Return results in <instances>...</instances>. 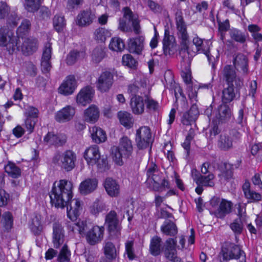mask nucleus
<instances>
[{
    "instance_id": "33",
    "label": "nucleus",
    "mask_w": 262,
    "mask_h": 262,
    "mask_svg": "<svg viewBox=\"0 0 262 262\" xmlns=\"http://www.w3.org/2000/svg\"><path fill=\"white\" fill-rule=\"evenodd\" d=\"M74 226L77 227V231L81 235L83 234L85 235L86 231H88L93 226L92 223L87 220L79 221L77 223L73 224L72 225H68L69 229L73 232L75 231Z\"/></svg>"
},
{
    "instance_id": "58",
    "label": "nucleus",
    "mask_w": 262,
    "mask_h": 262,
    "mask_svg": "<svg viewBox=\"0 0 262 262\" xmlns=\"http://www.w3.org/2000/svg\"><path fill=\"white\" fill-rule=\"evenodd\" d=\"M7 16V24L8 27H15L17 25L19 19L15 12L10 11Z\"/></svg>"
},
{
    "instance_id": "24",
    "label": "nucleus",
    "mask_w": 262,
    "mask_h": 262,
    "mask_svg": "<svg viewBox=\"0 0 262 262\" xmlns=\"http://www.w3.org/2000/svg\"><path fill=\"white\" fill-rule=\"evenodd\" d=\"M84 158L89 165H93L96 164L100 158L98 147L94 145L88 148L84 153Z\"/></svg>"
},
{
    "instance_id": "62",
    "label": "nucleus",
    "mask_w": 262,
    "mask_h": 262,
    "mask_svg": "<svg viewBox=\"0 0 262 262\" xmlns=\"http://www.w3.org/2000/svg\"><path fill=\"white\" fill-rule=\"evenodd\" d=\"M83 0H67V9L69 11H73L82 4Z\"/></svg>"
},
{
    "instance_id": "38",
    "label": "nucleus",
    "mask_w": 262,
    "mask_h": 262,
    "mask_svg": "<svg viewBox=\"0 0 262 262\" xmlns=\"http://www.w3.org/2000/svg\"><path fill=\"white\" fill-rule=\"evenodd\" d=\"M229 35L231 38L236 42L244 43L246 40V34L236 28H232L230 30Z\"/></svg>"
},
{
    "instance_id": "49",
    "label": "nucleus",
    "mask_w": 262,
    "mask_h": 262,
    "mask_svg": "<svg viewBox=\"0 0 262 262\" xmlns=\"http://www.w3.org/2000/svg\"><path fill=\"white\" fill-rule=\"evenodd\" d=\"M94 89L90 85L83 88L79 92L76 98H93Z\"/></svg>"
},
{
    "instance_id": "21",
    "label": "nucleus",
    "mask_w": 262,
    "mask_h": 262,
    "mask_svg": "<svg viewBox=\"0 0 262 262\" xmlns=\"http://www.w3.org/2000/svg\"><path fill=\"white\" fill-rule=\"evenodd\" d=\"M97 186V179L96 178H88L80 183L79 189L81 194L86 195L94 191Z\"/></svg>"
},
{
    "instance_id": "43",
    "label": "nucleus",
    "mask_w": 262,
    "mask_h": 262,
    "mask_svg": "<svg viewBox=\"0 0 262 262\" xmlns=\"http://www.w3.org/2000/svg\"><path fill=\"white\" fill-rule=\"evenodd\" d=\"M130 104L134 114H141L143 113L145 105L143 99H131Z\"/></svg>"
},
{
    "instance_id": "34",
    "label": "nucleus",
    "mask_w": 262,
    "mask_h": 262,
    "mask_svg": "<svg viewBox=\"0 0 262 262\" xmlns=\"http://www.w3.org/2000/svg\"><path fill=\"white\" fill-rule=\"evenodd\" d=\"M162 241L161 237L158 236H154L150 241L149 252L154 256L160 255L161 252Z\"/></svg>"
},
{
    "instance_id": "42",
    "label": "nucleus",
    "mask_w": 262,
    "mask_h": 262,
    "mask_svg": "<svg viewBox=\"0 0 262 262\" xmlns=\"http://www.w3.org/2000/svg\"><path fill=\"white\" fill-rule=\"evenodd\" d=\"M109 48L114 51L122 52L125 48V44L121 38L117 37H113L109 44Z\"/></svg>"
},
{
    "instance_id": "59",
    "label": "nucleus",
    "mask_w": 262,
    "mask_h": 262,
    "mask_svg": "<svg viewBox=\"0 0 262 262\" xmlns=\"http://www.w3.org/2000/svg\"><path fill=\"white\" fill-rule=\"evenodd\" d=\"M244 220L236 219L230 224V228L236 234L242 233L243 229V222Z\"/></svg>"
},
{
    "instance_id": "47",
    "label": "nucleus",
    "mask_w": 262,
    "mask_h": 262,
    "mask_svg": "<svg viewBox=\"0 0 262 262\" xmlns=\"http://www.w3.org/2000/svg\"><path fill=\"white\" fill-rule=\"evenodd\" d=\"M5 171L13 178H17L20 176L21 170L14 163L9 162L5 167Z\"/></svg>"
},
{
    "instance_id": "19",
    "label": "nucleus",
    "mask_w": 262,
    "mask_h": 262,
    "mask_svg": "<svg viewBox=\"0 0 262 262\" xmlns=\"http://www.w3.org/2000/svg\"><path fill=\"white\" fill-rule=\"evenodd\" d=\"M177 241L175 238H169L164 243L163 250L165 256L169 260L177 257Z\"/></svg>"
},
{
    "instance_id": "35",
    "label": "nucleus",
    "mask_w": 262,
    "mask_h": 262,
    "mask_svg": "<svg viewBox=\"0 0 262 262\" xmlns=\"http://www.w3.org/2000/svg\"><path fill=\"white\" fill-rule=\"evenodd\" d=\"M90 132L93 140L96 143L104 142L106 139L105 132L100 128L93 126L90 128Z\"/></svg>"
},
{
    "instance_id": "46",
    "label": "nucleus",
    "mask_w": 262,
    "mask_h": 262,
    "mask_svg": "<svg viewBox=\"0 0 262 262\" xmlns=\"http://www.w3.org/2000/svg\"><path fill=\"white\" fill-rule=\"evenodd\" d=\"M218 145L221 149L228 150L232 147V141L228 135L223 134L220 135Z\"/></svg>"
},
{
    "instance_id": "55",
    "label": "nucleus",
    "mask_w": 262,
    "mask_h": 262,
    "mask_svg": "<svg viewBox=\"0 0 262 262\" xmlns=\"http://www.w3.org/2000/svg\"><path fill=\"white\" fill-rule=\"evenodd\" d=\"M165 81V87L168 89H171L176 84L172 72L170 70L166 71L164 75Z\"/></svg>"
},
{
    "instance_id": "22",
    "label": "nucleus",
    "mask_w": 262,
    "mask_h": 262,
    "mask_svg": "<svg viewBox=\"0 0 262 262\" xmlns=\"http://www.w3.org/2000/svg\"><path fill=\"white\" fill-rule=\"evenodd\" d=\"M75 113L74 107L70 105L67 106L56 113L55 120L60 123L69 121L73 118Z\"/></svg>"
},
{
    "instance_id": "20",
    "label": "nucleus",
    "mask_w": 262,
    "mask_h": 262,
    "mask_svg": "<svg viewBox=\"0 0 262 262\" xmlns=\"http://www.w3.org/2000/svg\"><path fill=\"white\" fill-rule=\"evenodd\" d=\"M53 244L54 247L59 248L64 242V230L62 226L55 223L53 226Z\"/></svg>"
},
{
    "instance_id": "7",
    "label": "nucleus",
    "mask_w": 262,
    "mask_h": 262,
    "mask_svg": "<svg viewBox=\"0 0 262 262\" xmlns=\"http://www.w3.org/2000/svg\"><path fill=\"white\" fill-rule=\"evenodd\" d=\"M77 157L75 153L71 150H67L62 155L57 154L54 156L52 161L56 164L60 161V166L66 171H70L76 166Z\"/></svg>"
},
{
    "instance_id": "57",
    "label": "nucleus",
    "mask_w": 262,
    "mask_h": 262,
    "mask_svg": "<svg viewBox=\"0 0 262 262\" xmlns=\"http://www.w3.org/2000/svg\"><path fill=\"white\" fill-rule=\"evenodd\" d=\"M105 56V53L103 49L96 48L93 51L92 57L94 61L99 63L104 58Z\"/></svg>"
},
{
    "instance_id": "9",
    "label": "nucleus",
    "mask_w": 262,
    "mask_h": 262,
    "mask_svg": "<svg viewBox=\"0 0 262 262\" xmlns=\"http://www.w3.org/2000/svg\"><path fill=\"white\" fill-rule=\"evenodd\" d=\"M154 139L150 128L147 126H142L137 130L136 142L137 147L143 149L151 148Z\"/></svg>"
},
{
    "instance_id": "37",
    "label": "nucleus",
    "mask_w": 262,
    "mask_h": 262,
    "mask_svg": "<svg viewBox=\"0 0 262 262\" xmlns=\"http://www.w3.org/2000/svg\"><path fill=\"white\" fill-rule=\"evenodd\" d=\"M117 117L120 123L124 126L128 128L133 126L134 119L130 113L125 111H120L117 114Z\"/></svg>"
},
{
    "instance_id": "26",
    "label": "nucleus",
    "mask_w": 262,
    "mask_h": 262,
    "mask_svg": "<svg viewBox=\"0 0 262 262\" xmlns=\"http://www.w3.org/2000/svg\"><path fill=\"white\" fill-rule=\"evenodd\" d=\"M100 112L98 107L95 105H91L84 112L83 119L87 122L94 123L99 118Z\"/></svg>"
},
{
    "instance_id": "17",
    "label": "nucleus",
    "mask_w": 262,
    "mask_h": 262,
    "mask_svg": "<svg viewBox=\"0 0 262 262\" xmlns=\"http://www.w3.org/2000/svg\"><path fill=\"white\" fill-rule=\"evenodd\" d=\"M113 83V75L109 71H104L99 76L97 83L98 89L101 92L108 91Z\"/></svg>"
},
{
    "instance_id": "8",
    "label": "nucleus",
    "mask_w": 262,
    "mask_h": 262,
    "mask_svg": "<svg viewBox=\"0 0 262 262\" xmlns=\"http://www.w3.org/2000/svg\"><path fill=\"white\" fill-rule=\"evenodd\" d=\"M146 78H140L128 86L130 98H150V88L147 87Z\"/></svg>"
},
{
    "instance_id": "15",
    "label": "nucleus",
    "mask_w": 262,
    "mask_h": 262,
    "mask_svg": "<svg viewBox=\"0 0 262 262\" xmlns=\"http://www.w3.org/2000/svg\"><path fill=\"white\" fill-rule=\"evenodd\" d=\"M145 37L139 35L128 39V50L130 53L141 55L144 49Z\"/></svg>"
},
{
    "instance_id": "64",
    "label": "nucleus",
    "mask_w": 262,
    "mask_h": 262,
    "mask_svg": "<svg viewBox=\"0 0 262 262\" xmlns=\"http://www.w3.org/2000/svg\"><path fill=\"white\" fill-rule=\"evenodd\" d=\"M196 118L197 117L194 116V115L187 112L184 114L182 119V122L184 125H188L191 124V122H194Z\"/></svg>"
},
{
    "instance_id": "30",
    "label": "nucleus",
    "mask_w": 262,
    "mask_h": 262,
    "mask_svg": "<svg viewBox=\"0 0 262 262\" xmlns=\"http://www.w3.org/2000/svg\"><path fill=\"white\" fill-rule=\"evenodd\" d=\"M43 141L47 144L61 146L67 141L64 135L57 136L52 133H49L44 138Z\"/></svg>"
},
{
    "instance_id": "6",
    "label": "nucleus",
    "mask_w": 262,
    "mask_h": 262,
    "mask_svg": "<svg viewBox=\"0 0 262 262\" xmlns=\"http://www.w3.org/2000/svg\"><path fill=\"white\" fill-rule=\"evenodd\" d=\"M147 182L150 184L154 191H162L169 188L168 182L163 177L162 173L158 170L157 166L154 164L147 171Z\"/></svg>"
},
{
    "instance_id": "12",
    "label": "nucleus",
    "mask_w": 262,
    "mask_h": 262,
    "mask_svg": "<svg viewBox=\"0 0 262 262\" xmlns=\"http://www.w3.org/2000/svg\"><path fill=\"white\" fill-rule=\"evenodd\" d=\"M104 228L103 226H92L85 233L87 242L91 245H95L103 238Z\"/></svg>"
},
{
    "instance_id": "44",
    "label": "nucleus",
    "mask_w": 262,
    "mask_h": 262,
    "mask_svg": "<svg viewBox=\"0 0 262 262\" xmlns=\"http://www.w3.org/2000/svg\"><path fill=\"white\" fill-rule=\"evenodd\" d=\"M218 31L220 36V39L224 41L225 38L226 33L228 31H230V22L228 19H226L223 21H221L217 19Z\"/></svg>"
},
{
    "instance_id": "53",
    "label": "nucleus",
    "mask_w": 262,
    "mask_h": 262,
    "mask_svg": "<svg viewBox=\"0 0 262 262\" xmlns=\"http://www.w3.org/2000/svg\"><path fill=\"white\" fill-rule=\"evenodd\" d=\"M25 9L29 12L37 11L40 6L39 0H25Z\"/></svg>"
},
{
    "instance_id": "54",
    "label": "nucleus",
    "mask_w": 262,
    "mask_h": 262,
    "mask_svg": "<svg viewBox=\"0 0 262 262\" xmlns=\"http://www.w3.org/2000/svg\"><path fill=\"white\" fill-rule=\"evenodd\" d=\"M104 204L99 200H96L90 207L91 212L96 215L105 209Z\"/></svg>"
},
{
    "instance_id": "28",
    "label": "nucleus",
    "mask_w": 262,
    "mask_h": 262,
    "mask_svg": "<svg viewBox=\"0 0 262 262\" xmlns=\"http://www.w3.org/2000/svg\"><path fill=\"white\" fill-rule=\"evenodd\" d=\"M118 147L124 158H128L133 152V146L132 141L127 137L121 138Z\"/></svg>"
},
{
    "instance_id": "1",
    "label": "nucleus",
    "mask_w": 262,
    "mask_h": 262,
    "mask_svg": "<svg viewBox=\"0 0 262 262\" xmlns=\"http://www.w3.org/2000/svg\"><path fill=\"white\" fill-rule=\"evenodd\" d=\"M73 184L71 182L61 180L55 183L50 193L51 203L57 208L67 207L68 217L75 221L82 210L81 201L77 199H72Z\"/></svg>"
},
{
    "instance_id": "39",
    "label": "nucleus",
    "mask_w": 262,
    "mask_h": 262,
    "mask_svg": "<svg viewBox=\"0 0 262 262\" xmlns=\"http://www.w3.org/2000/svg\"><path fill=\"white\" fill-rule=\"evenodd\" d=\"M111 36V32L104 28L100 27L94 32V38L98 42H104Z\"/></svg>"
},
{
    "instance_id": "50",
    "label": "nucleus",
    "mask_w": 262,
    "mask_h": 262,
    "mask_svg": "<svg viewBox=\"0 0 262 262\" xmlns=\"http://www.w3.org/2000/svg\"><path fill=\"white\" fill-rule=\"evenodd\" d=\"M104 253L106 257L110 259H115L117 256L116 249L111 242H107L104 246Z\"/></svg>"
},
{
    "instance_id": "52",
    "label": "nucleus",
    "mask_w": 262,
    "mask_h": 262,
    "mask_svg": "<svg viewBox=\"0 0 262 262\" xmlns=\"http://www.w3.org/2000/svg\"><path fill=\"white\" fill-rule=\"evenodd\" d=\"M122 62L123 65L132 69L136 68L138 64L137 61L130 54L124 55L122 57Z\"/></svg>"
},
{
    "instance_id": "60",
    "label": "nucleus",
    "mask_w": 262,
    "mask_h": 262,
    "mask_svg": "<svg viewBox=\"0 0 262 262\" xmlns=\"http://www.w3.org/2000/svg\"><path fill=\"white\" fill-rule=\"evenodd\" d=\"M80 52L77 50L71 51L67 55L66 63L68 65L74 64L79 57Z\"/></svg>"
},
{
    "instance_id": "61",
    "label": "nucleus",
    "mask_w": 262,
    "mask_h": 262,
    "mask_svg": "<svg viewBox=\"0 0 262 262\" xmlns=\"http://www.w3.org/2000/svg\"><path fill=\"white\" fill-rule=\"evenodd\" d=\"M24 108L26 110L25 115L26 118L37 119L38 114L37 108L31 106H25Z\"/></svg>"
},
{
    "instance_id": "23",
    "label": "nucleus",
    "mask_w": 262,
    "mask_h": 262,
    "mask_svg": "<svg viewBox=\"0 0 262 262\" xmlns=\"http://www.w3.org/2000/svg\"><path fill=\"white\" fill-rule=\"evenodd\" d=\"M37 39L32 37L25 39L21 46L22 52L26 56L32 54L37 51Z\"/></svg>"
},
{
    "instance_id": "32",
    "label": "nucleus",
    "mask_w": 262,
    "mask_h": 262,
    "mask_svg": "<svg viewBox=\"0 0 262 262\" xmlns=\"http://www.w3.org/2000/svg\"><path fill=\"white\" fill-rule=\"evenodd\" d=\"M192 176L194 181L198 185L213 187L214 185L212 181L214 179V175L212 173L209 174L207 176H203L200 174H193L192 172Z\"/></svg>"
},
{
    "instance_id": "45",
    "label": "nucleus",
    "mask_w": 262,
    "mask_h": 262,
    "mask_svg": "<svg viewBox=\"0 0 262 262\" xmlns=\"http://www.w3.org/2000/svg\"><path fill=\"white\" fill-rule=\"evenodd\" d=\"M227 85V87L224 88L222 91V98H235L237 95L239 97L237 89H235L233 83Z\"/></svg>"
},
{
    "instance_id": "31",
    "label": "nucleus",
    "mask_w": 262,
    "mask_h": 262,
    "mask_svg": "<svg viewBox=\"0 0 262 262\" xmlns=\"http://www.w3.org/2000/svg\"><path fill=\"white\" fill-rule=\"evenodd\" d=\"M233 63L235 69L237 70L240 69L244 74L247 73L248 71V59L245 55L241 53L237 54L233 59Z\"/></svg>"
},
{
    "instance_id": "5",
    "label": "nucleus",
    "mask_w": 262,
    "mask_h": 262,
    "mask_svg": "<svg viewBox=\"0 0 262 262\" xmlns=\"http://www.w3.org/2000/svg\"><path fill=\"white\" fill-rule=\"evenodd\" d=\"M20 41L18 37L5 27L0 28V46L6 47L10 54L19 51Z\"/></svg>"
},
{
    "instance_id": "2",
    "label": "nucleus",
    "mask_w": 262,
    "mask_h": 262,
    "mask_svg": "<svg viewBox=\"0 0 262 262\" xmlns=\"http://www.w3.org/2000/svg\"><path fill=\"white\" fill-rule=\"evenodd\" d=\"M174 19L177 30V35L181 39V48L179 55L181 57L186 59L188 56L189 35L187 30V25L183 16V12L180 9H177L174 13Z\"/></svg>"
},
{
    "instance_id": "16",
    "label": "nucleus",
    "mask_w": 262,
    "mask_h": 262,
    "mask_svg": "<svg viewBox=\"0 0 262 262\" xmlns=\"http://www.w3.org/2000/svg\"><path fill=\"white\" fill-rule=\"evenodd\" d=\"M95 12L90 9L81 11L76 17V24L79 27H85L92 24L96 19Z\"/></svg>"
},
{
    "instance_id": "41",
    "label": "nucleus",
    "mask_w": 262,
    "mask_h": 262,
    "mask_svg": "<svg viewBox=\"0 0 262 262\" xmlns=\"http://www.w3.org/2000/svg\"><path fill=\"white\" fill-rule=\"evenodd\" d=\"M30 229L32 232L35 235H39L41 233L43 228L41 223L40 215H36L32 218Z\"/></svg>"
},
{
    "instance_id": "10",
    "label": "nucleus",
    "mask_w": 262,
    "mask_h": 262,
    "mask_svg": "<svg viewBox=\"0 0 262 262\" xmlns=\"http://www.w3.org/2000/svg\"><path fill=\"white\" fill-rule=\"evenodd\" d=\"M233 117V114L229 106L223 101L219 105L216 111L215 115L213 118V122L216 124L228 123Z\"/></svg>"
},
{
    "instance_id": "27",
    "label": "nucleus",
    "mask_w": 262,
    "mask_h": 262,
    "mask_svg": "<svg viewBox=\"0 0 262 262\" xmlns=\"http://www.w3.org/2000/svg\"><path fill=\"white\" fill-rule=\"evenodd\" d=\"M104 186L107 194L112 197L117 196L120 193V186L117 182L111 178L106 179Z\"/></svg>"
},
{
    "instance_id": "11",
    "label": "nucleus",
    "mask_w": 262,
    "mask_h": 262,
    "mask_svg": "<svg viewBox=\"0 0 262 262\" xmlns=\"http://www.w3.org/2000/svg\"><path fill=\"white\" fill-rule=\"evenodd\" d=\"M105 225L111 235L118 236L120 234V225L117 214L114 210H111L105 216Z\"/></svg>"
},
{
    "instance_id": "63",
    "label": "nucleus",
    "mask_w": 262,
    "mask_h": 262,
    "mask_svg": "<svg viewBox=\"0 0 262 262\" xmlns=\"http://www.w3.org/2000/svg\"><path fill=\"white\" fill-rule=\"evenodd\" d=\"M234 211L239 216L238 219L245 220L246 217V207L244 205L238 203L235 205Z\"/></svg>"
},
{
    "instance_id": "56",
    "label": "nucleus",
    "mask_w": 262,
    "mask_h": 262,
    "mask_svg": "<svg viewBox=\"0 0 262 262\" xmlns=\"http://www.w3.org/2000/svg\"><path fill=\"white\" fill-rule=\"evenodd\" d=\"M31 23L28 19H24L17 29V33L19 35H25L30 29Z\"/></svg>"
},
{
    "instance_id": "51",
    "label": "nucleus",
    "mask_w": 262,
    "mask_h": 262,
    "mask_svg": "<svg viewBox=\"0 0 262 262\" xmlns=\"http://www.w3.org/2000/svg\"><path fill=\"white\" fill-rule=\"evenodd\" d=\"M37 17L39 20L47 21L50 19L51 12L49 9L46 6L39 7Z\"/></svg>"
},
{
    "instance_id": "4",
    "label": "nucleus",
    "mask_w": 262,
    "mask_h": 262,
    "mask_svg": "<svg viewBox=\"0 0 262 262\" xmlns=\"http://www.w3.org/2000/svg\"><path fill=\"white\" fill-rule=\"evenodd\" d=\"M123 11V17L119 19L118 28L123 32H130L132 27L129 23H131L135 34H140L141 33L140 21L137 15L134 14L128 7H124Z\"/></svg>"
},
{
    "instance_id": "36",
    "label": "nucleus",
    "mask_w": 262,
    "mask_h": 262,
    "mask_svg": "<svg viewBox=\"0 0 262 262\" xmlns=\"http://www.w3.org/2000/svg\"><path fill=\"white\" fill-rule=\"evenodd\" d=\"M162 233L167 236H173L178 233L176 225L171 221H166L161 227Z\"/></svg>"
},
{
    "instance_id": "40",
    "label": "nucleus",
    "mask_w": 262,
    "mask_h": 262,
    "mask_svg": "<svg viewBox=\"0 0 262 262\" xmlns=\"http://www.w3.org/2000/svg\"><path fill=\"white\" fill-rule=\"evenodd\" d=\"M54 29L58 33L63 31L66 26V20L64 17L60 14L55 15L53 18Z\"/></svg>"
},
{
    "instance_id": "48",
    "label": "nucleus",
    "mask_w": 262,
    "mask_h": 262,
    "mask_svg": "<svg viewBox=\"0 0 262 262\" xmlns=\"http://www.w3.org/2000/svg\"><path fill=\"white\" fill-rule=\"evenodd\" d=\"M71 252L68 246L64 244L60 250L57 257L59 262H69L70 259Z\"/></svg>"
},
{
    "instance_id": "25",
    "label": "nucleus",
    "mask_w": 262,
    "mask_h": 262,
    "mask_svg": "<svg viewBox=\"0 0 262 262\" xmlns=\"http://www.w3.org/2000/svg\"><path fill=\"white\" fill-rule=\"evenodd\" d=\"M222 78L223 81L227 84H231L236 81V73L235 68L231 65H226L222 72Z\"/></svg>"
},
{
    "instance_id": "13",
    "label": "nucleus",
    "mask_w": 262,
    "mask_h": 262,
    "mask_svg": "<svg viewBox=\"0 0 262 262\" xmlns=\"http://www.w3.org/2000/svg\"><path fill=\"white\" fill-rule=\"evenodd\" d=\"M243 252L238 246L232 243H226L222 247L221 254L223 259L228 260L239 258Z\"/></svg>"
},
{
    "instance_id": "29",
    "label": "nucleus",
    "mask_w": 262,
    "mask_h": 262,
    "mask_svg": "<svg viewBox=\"0 0 262 262\" xmlns=\"http://www.w3.org/2000/svg\"><path fill=\"white\" fill-rule=\"evenodd\" d=\"M232 206L231 202L222 199L219 208L212 211L217 217L223 218L231 212Z\"/></svg>"
},
{
    "instance_id": "14",
    "label": "nucleus",
    "mask_w": 262,
    "mask_h": 262,
    "mask_svg": "<svg viewBox=\"0 0 262 262\" xmlns=\"http://www.w3.org/2000/svg\"><path fill=\"white\" fill-rule=\"evenodd\" d=\"M163 50L165 55H173L177 50V43L173 35L169 34L168 29L164 31V36L163 39Z\"/></svg>"
},
{
    "instance_id": "3",
    "label": "nucleus",
    "mask_w": 262,
    "mask_h": 262,
    "mask_svg": "<svg viewBox=\"0 0 262 262\" xmlns=\"http://www.w3.org/2000/svg\"><path fill=\"white\" fill-rule=\"evenodd\" d=\"M189 54V53H188V56H186V59L181 57L182 61L181 64L183 69L181 71V75L184 82L187 85L186 91L188 98H195L197 97L199 87L198 84H193L192 81L190 70L191 58Z\"/></svg>"
},
{
    "instance_id": "18",
    "label": "nucleus",
    "mask_w": 262,
    "mask_h": 262,
    "mask_svg": "<svg viewBox=\"0 0 262 262\" xmlns=\"http://www.w3.org/2000/svg\"><path fill=\"white\" fill-rule=\"evenodd\" d=\"M77 82L74 75L68 76L58 88V92L64 96L73 94L76 88Z\"/></svg>"
}]
</instances>
